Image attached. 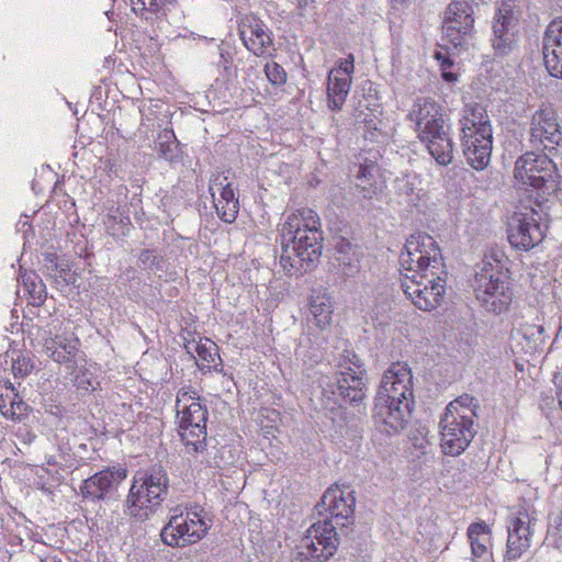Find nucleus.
Returning a JSON list of instances; mask_svg holds the SVG:
<instances>
[{
    "label": "nucleus",
    "mask_w": 562,
    "mask_h": 562,
    "mask_svg": "<svg viewBox=\"0 0 562 562\" xmlns=\"http://www.w3.org/2000/svg\"><path fill=\"white\" fill-rule=\"evenodd\" d=\"M60 260L56 254H46L44 258V269L45 273L50 277L54 271L56 270L58 263H60Z\"/></svg>",
    "instance_id": "c03bdc74"
},
{
    "label": "nucleus",
    "mask_w": 562,
    "mask_h": 562,
    "mask_svg": "<svg viewBox=\"0 0 562 562\" xmlns=\"http://www.w3.org/2000/svg\"><path fill=\"white\" fill-rule=\"evenodd\" d=\"M41 562H61L59 559H57L56 557H46L45 559H42Z\"/></svg>",
    "instance_id": "de8ad7c7"
},
{
    "label": "nucleus",
    "mask_w": 562,
    "mask_h": 562,
    "mask_svg": "<svg viewBox=\"0 0 562 562\" xmlns=\"http://www.w3.org/2000/svg\"><path fill=\"white\" fill-rule=\"evenodd\" d=\"M177 418L181 440L190 452H201L205 448L207 409L192 387L183 386L176 400Z\"/></svg>",
    "instance_id": "6e6552de"
},
{
    "label": "nucleus",
    "mask_w": 562,
    "mask_h": 562,
    "mask_svg": "<svg viewBox=\"0 0 562 562\" xmlns=\"http://www.w3.org/2000/svg\"><path fill=\"white\" fill-rule=\"evenodd\" d=\"M169 479L161 468L138 472L126 498V513L138 519L149 518L161 505L168 493Z\"/></svg>",
    "instance_id": "0eeeda50"
},
{
    "label": "nucleus",
    "mask_w": 562,
    "mask_h": 562,
    "mask_svg": "<svg viewBox=\"0 0 562 562\" xmlns=\"http://www.w3.org/2000/svg\"><path fill=\"white\" fill-rule=\"evenodd\" d=\"M422 140L445 134L446 123L440 106L430 98H417L408 113Z\"/></svg>",
    "instance_id": "2eb2a0df"
},
{
    "label": "nucleus",
    "mask_w": 562,
    "mask_h": 562,
    "mask_svg": "<svg viewBox=\"0 0 562 562\" xmlns=\"http://www.w3.org/2000/svg\"><path fill=\"white\" fill-rule=\"evenodd\" d=\"M520 333L522 337L531 344L533 349L541 348L548 339L546 328L540 324L526 323L520 327Z\"/></svg>",
    "instance_id": "f704fd0d"
},
{
    "label": "nucleus",
    "mask_w": 562,
    "mask_h": 562,
    "mask_svg": "<svg viewBox=\"0 0 562 562\" xmlns=\"http://www.w3.org/2000/svg\"><path fill=\"white\" fill-rule=\"evenodd\" d=\"M177 0H131L132 11L139 16H146L147 13L166 14Z\"/></svg>",
    "instance_id": "c756f323"
},
{
    "label": "nucleus",
    "mask_w": 562,
    "mask_h": 562,
    "mask_svg": "<svg viewBox=\"0 0 562 562\" xmlns=\"http://www.w3.org/2000/svg\"><path fill=\"white\" fill-rule=\"evenodd\" d=\"M353 68V56L349 55L348 58L339 60L338 66L331 69L328 75L335 77L351 78Z\"/></svg>",
    "instance_id": "37998d69"
},
{
    "label": "nucleus",
    "mask_w": 562,
    "mask_h": 562,
    "mask_svg": "<svg viewBox=\"0 0 562 562\" xmlns=\"http://www.w3.org/2000/svg\"><path fill=\"white\" fill-rule=\"evenodd\" d=\"M376 166L373 162L359 167L356 176V189L362 199H372L380 190L379 186L373 181Z\"/></svg>",
    "instance_id": "cd10ccee"
},
{
    "label": "nucleus",
    "mask_w": 562,
    "mask_h": 562,
    "mask_svg": "<svg viewBox=\"0 0 562 562\" xmlns=\"http://www.w3.org/2000/svg\"><path fill=\"white\" fill-rule=\"evenodd\" d=\"M425 142L428 143L429 153L437 160L438 164L448 165L449 162H451L453 158L452 143L447 137L446 130L443 135L431 137L430 139H426Z\"/></svg>",
    "instance_id": "c85d7f7f"
},
{
    "label": "nucleus",
    "mask_w": 562,
    "mask_h": 562,
    "mask_svg": "<svg viewBox=\"0 0 562 562\" xmlns=\"http://www.w3.org/2000/svg\"><path fill=\"white\" fill-rule=\"evenodd\" d=\"M126 469L122 467L105 468L85 480L80 486L82 497L92 501L104 499L126 479Z\"/></svg>",
    "instance_id": "f3484780"
},
{
    "label": "nucleus",
    "mask_w": 562,
    "mask_h": 562,
    "mask_svg": "<svg viewBox=\"0 0 562 562\" xmlns=\"http://www.w3.org/2000/svg\"><path fill=\"white\" fill-rule=\"evenodd\" d=\"M50 278H54L58 284L70 285L76 282L77 274L71 271L70 262L61 259Z\"/></svg>",
    "instance_id": "4c0bfd02"
},
{
    "label": "nucleus",
    "mask_w": 562,
    "mask_h": 562,
    "mask_svg": "<svg viewBox=\"0 0 562 562\" xmlns=\"http://www.w3.org/2000/svg\"><path fill=\"white\" fill-rule=\"evenodd\" d=\"M265 72L268 80L274 86H281L286 81L284 69L277 63H268Z\"/></svg>",
    "instance_id": "a19ab883"
},
{
    "label": "nucleus",
    "mask_w": 562,
    "mask_h": 562,
    "mask_svg": "<svg viewBox=\"0 0 562 562\" xmlns=\"http://www.w3.org/2000/svg\"><path fill=\"white\" fill-rule=\"evenodd\" d=\"M544 66L549 74L562 78V16L549 23L542 41Z\"/></svg>",
    "instance_id": "412c9836"
},
{
    "label": "nucleus",
    "mask_w": 562,
    "mask_h": 562,
    "mask_svg": "<svg viewBox=\"0 0 562 562\" xmlns=\"http://www.w3.org/2000/svg\"><path fill=\"white\" fill-rule=\"evenodd\" d=\"M457 2L451 1L446 12L442 22V44H439V49L435 53V58L440 63L442 70V78L452 82L457 79L454 72L447 70L453 65V50L457 49V27L454 16L457 15Z\"/></svg>",
    "instance_id": "a211bd4d"
},
{
    "label": "nucleus",
    "mask_w": 562,
    "mask_h": 562,
    "mask_svg": "<svg viewBox=\"0 0 562 562\" xmlns=\"http://www.w3.org/2000/svg\"><path fill=\"white\" fill-rule=\"evenodd\" d=\"M553 524L558 531L562 532V512L554 518Z\"/></svg>",
    "instance_id": "49530a36"
},
{
    "label": "nucleus",
    "mask_w": 562,
    "mask_h": 562,
    "mask_svg": "<svg viewBox=\"0 0 562 562\" xmlns=\"http://www.w3.org/2000/svg\"><path fill=\"white\" fill-rule=\"evenodd\" d=\"M518 15L512 1H504L497 8L492 22V46L498 56L510 54L517 42Z\"/></svg>",
    "instance_id": "ddd939ff"
},
{
    "label": "nucleus",
    "mask_w": 562,
    "mask_h": 562,
    "mask_svg": "<svg viewBox=\"0 0 562 562\" xmlns=\"http://www.w3.org/2000/svg\"><path fill=\"white\" fill-rule=\"evenodd\" d=\"M468 541L472 562H491V529L484 521L473 522L468 528Z\"/></svg>",
    "instance_id": "5701e85b"
},
{
    "label": "nucleus",
    "mask_w": 562,
    "mask_h": 562,
    "mask_svg": "<svg viewBox=\"0 0 562 562\" xmlns=\"http://www.w3.org/2000/svg\"><path fill=\"white\" fill-rule=\"evenodd\" d=\"M239 35L245 47L256 56L265 55L273 44L267 25L254 15L241 20Z\"/></svg>",
    "instance_id": "aec40b11"
},
{
    "label": "nucleus",
    "mask_w": 562,
    "mask_h": 562,
    "mask_svg": "<svg viewBox=\"0 0 562 562\" xmlns=\"http://www.w3.org/2000/svg\"><path fill=\"white\" fill-rule=\"evenodd\" d=\"M11 370L15 378H24L33 370V363L29 357L19 355L12 358Z\"/></svg>",
    "instance_id": "ea45409f"
},
{
    "label": "nucleus",
    "mask_w": 562,
    "mask_h": 562,
    "mask_svg": "<svg viewBox=\"0 0 562 562\" xmlns=\"http://www.w3.org/2000/svg\"><path fill=\"white\" fill-rule=\"evenodd\" d=\"M544 201H536L537 207L515 212L508 222L507 238L513 248L528 251L544 238L548 225L542 210Z\"/></svg>",
    "instance_id": "9b49d317"
},
{
    "label": "nucleus",
    "mask_w": 562,
    "mask_h": 562,
    "mask_svg": "<svg viewBox=\"0 0 562 562\" xmlns=\"http://www.w3.org/2000/svg\"><path fill=\"white\" fill-rule=\"evenodd\" d=\"M194 351L198 353L203 367H216L221 357L215 342L209 338L200 339L194 344Z\"/></svg>",
    "instance_id": "2f4dec72"
},
{
    "label": "nucleus",
    "mask_w": 562,
    "mask_h": 562,
    "mask_svg": "<svg viewBox=\"0 0 562 562\" xmlns=\"http://www.w3.org/2000/svg\"><path fill=\"white\" fill-rule=\"evenodd\" d=\"M209 191L218 217L225 223H234L239 212V201L232 183L226 177L216 175L210 181Z\"/></svg>",
    "instance_id": "6ab92c4d"
},
{
    "label": "nucleus",
    "mask_w": 562,
    "mask_h": 562,
    "mask_svg": "<svg viewBox=\"0 0 562 562\" xmlns=\"http://www.w3.org/2000/svg\"><path fill=\"white\" fill-rule=\"evenodd\" d=\"M401 286L422 311L438 307L446 293L448 271L437 241L428 234H413L400 255Z\"/></svg>",
    "instance_id": "f257e3e1"
},
{
    "label": "nucleus",
    "mask_w": 562,
    "mask_h": 562,
    "mask_svg": "<svg viewBox=\"0 0 562 562\" xmlns=\"http://www.w3.org/2000/svg\"><path fill=\"white\" fill-rule=\"evenodd\" d=\"M413 379L406 362H393L381 378L373 417L390 435L402 430L411 418L415 404Z\"/></svg>",
    "instance_id": "20e7f679"
},
{
    "label": "nucleus",
    "mask_w": 562,
    "mask_h": 562,
    "mask_svg": "<svg viewBox=\"0 0 562 562\" xmlns=\"http://www.w3.org/2000/svg\"><path fill=\"white\" fill-rule=\"evenodd\" d=\"M10 409L9 400L5 396V392L0 394V413L3 417L9 418L5 411Z\"/></svg>",
    "instance_id": "a18cd8bd"
},
{
    "label": "nucleus",
    "mask_w": 562,
    "mask_h": 562,
    "mask_svg": "<svg viewBox=\"0 0 562 562\" xmlns=\"http://www.w3.org/2000/svg\"><path fill=\"white\" fill-rule=\"evenodd\" d=\"M5 390V396L9 400L10 409L5 411L9 418L12 420L20 419L21 416L24 415V412L26 411V404L23 402V400L20 397V395L15 392L14 386L12 383H9L4 386Z\"/></svg>",
    "instance_id": "c9c22d12"
},
{
    "label": "nucleus",
    "mask_w": 562,
    "mask_h": 562,
    "mask_svg": "<svg viewBox=\"0 0 562 562\" xmlns=\"http://www.w3.org/2000/svg\"><path fill=\"white\" fill-rule=\"evenodd\" d=\"M502 258L503 254L495 252L485 256L476 265L472 284L480 307L494 315L507 312L514 299L513 284Z\"/></svg>",
    "instance_id": "39448f33"
},
{
    "label": "nucleus",
    "mask_w": 562,
    "mask_h": 562,
    "mask_svg": "<svg viewBox=\"0 0 562 562\" xmlns=\"http://www.w3.org/2000/svg\"><path fill=\"white\" fill-rule=\"evenodd\" d=\"M324 342V338L315 337V341H312L310 335H304L296 348V356L301 357L304 361L317 362L321 358L319 349Z\"/></svg>",
    "instance_id": "72a5a7b5"
},
{
    "label": "nucleus",
    "mask_w": 562,
    "mask_h": 562,
    "mask_svg": "<svg viewBox=\"0 0 562 562\" xmlns=\"http://www.w3.org/2000/svg\"><path fill=\"white\" fill-rule=\"evenodd\" d=\"M340 252L341 256L338 257V261L341 267V272L348 278L355 277L360 269L358 258H350L348 254L342 250Z\"/></svg>",
    "instance_id": "79ce46f5"
},
{
    "label": "nucleus",
    "mask_w": 562,
    "mask_h": 562,
    "mask_svg": "<svg viewBox=\"0 0 562 562\" xmlns=\"http://www.w3.org/2000/svg\"><path fill=\"white\" fill-rule=\"evenodd\" d=\"M22 281L25 289L33 299L34 303L41 304L42 302H44L46 297L45 284L43 283L38 276L34 273L24 274L22 277Z\"/></svg>",
    "instance_id": "e433bc0d"
},
{
    "label": "nucleus",
    "mask_w": 562,
    "mask_h": 562,
    "mask_svg": "<svg viewBox=\"0 0 562 562\" xmlns=\"http://www.w3.org/2000/svg\"><path fill=\"white\" fill-rule=\"evenodd\" d=\"M322 387L324 395H331L334 404H339L340 400L357 403L364 397L362 376L351 368L340 370L334 379L327 378L322 382ZM328 400H330L329 396Z\"/></svg>",
    "instance_id": "dca6fc26"
},
{
    "label": "nucleus",
    "mask_w": 562,
    "mask_h": 562,
    "mask_svg": "<svg viewBox=\"0 0 562 562\" xmlns=\"http://www.w3.org/2000/svg\"><path fill=\"white\" fill-rule=\"evenodd\" d=\"M529 142L533 146L542 145L552 154L562 142V126L555 109L551 104H541L530 117Z\"/></svg>",
    "instance_id": "f8f14e48"
},
{
    "label": "nucleus",
    "mask_w": 562,
    "mask_h": 562,
    "mask_svg": "<svg viewBox=\"0 0 562 562\" xmlns=\"http://www.w3.org/2000/svg\"><path fill=\"white\" fill-rule=\"evenodd\" d=\"M514 176L521 186L535 190V201H548L559 188L560 175L549 154L528 151L521 155L516 160Z\"/></svg>",
    "instance_id": "1a4fd4ad"
},
{
    "label": "nucleus",
    "mask_w": 562,
    "mask_h": 562,
    "mask_svg": "<svg viewBox=\"0 0 562 562\" xmlns=\"http://www.w3.org/2000/svg\"><path fill=\"white\" fill-rule=\"evenodd\" d=\"M319 216L302 209L286 216L280 229V265L289 276H302L318 260L323 248Z\"/></svg>",
    "instance_id": "7ed1b4c3"
},
{
    "label": "nucleus",
    "mask_w": 562,
    "mask_h": 562,
    "mask_svg": "<svg viewBox=\"0 0 562 562\" xmlns=\"http://www.w3.org/2000/svg\"><path fill=\"white\" fill-rule=\"evenodd\" d=\"M461 122L462 151L475 170L485 169L491 159L493 132L483 106L475 104L464 111Z\"/></svg>",
    "instance_id": "423d86ee"
},
{
    "label": "nucleus",
    "mask_w": 562,
    "mask_h": 562,
    "mask_svg": "<svg viewBox=\"0 0 562 562\" xmlns=\"http://www.w3.org/2000/svg\"><path fill=\"white\" fill-rule=\"evenodd\" d=\"M310 315L307 322L319 330H325L330 324L333 303L330 296L323 291H313L310 297Z\"/></svg>",
    "instance_id": "b1692460"
},
{
    "label": "nucleus",
    "mask_w": 562,
    "mask_h": 562,
    "mask_svg": "<svg viewBox=\"0 0 562 562\" xmlns=\"http://www.w3.org/2000/svg\"><path fill=\"white\" fill-rule=\"evenodd\" d=\"M46 463L49 465H55L57 463V461L54 456H49L46 458Z\"/></svg>",
    "instance_id": "09e8293b"
},
{
    "label": "nucleus",
    "mask_w": 562,
    "mask_h": 562,
    "mask_svg": "<svg viewBox=\"0 0 562 562\" xmlns=\"http://www.w3.org/2000/svg\"><path fill=\"white\" fill-rule=\"evenodd\" d=\"M350 486L333 485L326 490L316 508L318 514L328 513L323 520L314 522L295 548L294 562H325L337 550V527H347L353 521L356 497Z\"/></svg>",
    "instance_id": "f03ea898"
},
{
    "label": "nucleus",
    "mask_w": 562,
    "mask_h": 562,
    "mask_svg": "<svg viewBox=\"0 0 562 562\" xmlns=\"http://www.w3.org/2000/svg\"><path fill=\"white\" fill-rule=\"evenodd\" d=\"M473 3L459 2V49L474 48L476 44V32L474 30Z\"/></svg>",
    "instance_id": "a878e982"
},
{
    "label": "nucleus",
    "mask_w": 562,
    "mask_h": 562,
    "mask_svg": "<svg viewBox=\"0 0 562 562\" xmlns=\"http://www.w3.org/2000/svg\"><path fill=\"white\" fill-rule=\"evenodd\" d=\"M459 407L462 408V411L459 409V454H461L476 434L473 417L476 416L479 404L474 397L464 394L459 395Z\"/></svg>",
    "instance_id": "4be33fe9"
},
{
    "label": "nucleus",
    "mask_w": 562,
    "mask_h": 562,
    "mask_svg": "<svg viewBox=\"0 0 562 562\" xmlns=\"http://www.w3.org/2000/svg\"><path fill=\"white\" fill-rule=\"evenodd\" d=\"M45 355L53 361L64 364L69 373H74L80 356V340L72 333L44 331L41 336Z\"/></svg>",
    "instance_id": "4468645a"
},
{
    "label": "nucleus",
    "mask_w": 562,
    "mask_h": 562,
    "mask_svg": "<svg viewBox=\"0 0 562 562\" xmlns=\"http://www.w3.org/2000/svg\"><path fill=\"white\" fill-rule=\"evenodd\" d=\"M457 400L451 401L445 411V414L439 422L440 432V447L442 452L447 456H456V440H457V416L454 415V403Z\"/></svg>",
    "instance_id": "393cba45"
},
{
    "label": "nucleus",
    "mask_w": 562,
    "mask_h": 562,
    "mask_svg": "<svg viewBox=\"0 0 562 562\" xmlns=\"http://www.w3.org/2000/svg\"><path fill=\"white\" fill-rule=\"evenodd\" d=\"M507 533L508 536L504 561L514 562L530 548L531 541H529V538H522L521 536H517L510 531H507Z\"/></svg>",
    "instance_id": "473e14b6"
},
{
    "label": "nucleus",
    "mask_w": 562,
    "mask_h": 562,
    "mask_svg": "<svg viewBox=\"0 0 562 562\" xmlns=\"http://www.w3.org/2000/svg\"><path fill=\"white\" fill-rule=\"evenodd\" d=\"M352 359L356 360L357 362L359 361V359L356 355H352Z\"/></svg>",
    "instance_id": "8fccbe9b"
},
{
    "label": "nucleus",
    "mask_w": 562,
    "mask_h": 562,
    "mask_svg": "<svg viewBox=\"0 0 562 562\" xmlns=\"http://www.w3.org/2000/svg\"><path fill=\"white\" fill-rule=\"evenodd\" d=\"M477 345V334L473 327H467L459 338V352L462 350L467 358L474 353V346Z\"/></svg>",
    "instance_id": "58836bf2"
},
{
    "label": "nucleus",
    "mask_w": 562,
    "mask_h": 562,
    "mask_svg": "<svg viewBox=\"0 0 562 562\" xmlns=\"http://www.w3.org/2000/svg\"><path fill=\"white\" fill-rule=\"evenodd\" d=\"M536 520L526 509H519L515 515L510 516L507 521V531H510L522 538H529L531 541V525Z\"/></svg>",
    "instance_id": "7c9ffc66"
},
{
    "label": "nucleus",
    "mask_w": 562,
    "mask_h": 562,
    "mask_svg": "<svg viewBox=\"0 0 562 562\" xmlns=\"http://www.w3.org/2000/svg\"><path fill=\"white\" fill-rule=\"evenodd\" d=\"M211 527L203 509L176 507L167 525L161 529L160 537L165 544L172 548H184L203 539Z\"/></svg>",
    "instance_id": "9d476101"
},
{
    "label": "nucleus",
    "mask_w": 562,
    "mask_h": 562,
    "mask_svg": "<svg viewBox=\"0 0 562 562\" xmlns=\"http://www.w3.org/2000/svg\"><path fill=\"white\" fill-rule=\"evenodd\" d=\"M351 88V78L335 77L327 78V104L333 111L341 110Z\"/></svg>",
    "instance_id": "bb28decb"
}]
</instances>
